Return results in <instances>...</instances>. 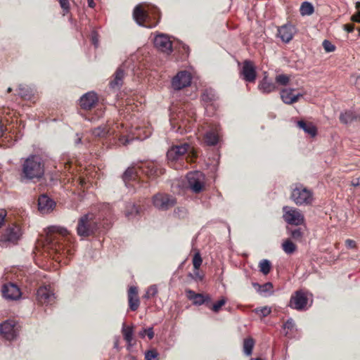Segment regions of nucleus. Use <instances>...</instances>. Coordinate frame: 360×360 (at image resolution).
I'll use <instances>...</instances> for the list:
<instances>
[{
  "instance_id": "21",
  "label": "nucleus",
  "mask_w": 360,
  "mask_h": 360,
  "mask_svg": "<svg viewBox=\"0 0 360 360\" xmlns=\"http://www.w3.org/2000/svg\"><path fill=\"white\" fill-rule=\"evenodd\" d=\"M97 102V94L93 91L86 93L79 99V105L84 110L91 109Z\"/></svg>"
},
{
  "instance_id": "56",
  "label": "nucleus",
  "mask_w": 360,
  "mask_h": 360,
  "mask_svg": "<svg viewBox=\"0 0 360 360\" xmlns=\"http://www.w3.org/2000/svg\"><path fill=\"white\" fill-rule=\"evenodd\" d=\"M345 245H346L347 248L352 249L356 247V242L351 239H347L345 240Z\"/></svg>"
},
{
  "instance_id": "38",
  "label": "nucleus",
  "mask_w": 360,
  "mask_h": 360,
  "mask_svg": "<svg viewBox=\"0 0 360 360\" xmlns=\"http://www.w3.org/2000/svg\"><path fill=\"white\" fill-rule=\"evenodd\" d=\"M139 213V210L134 203H128L126 207L125 216L128 219L132 218Z\"/></svg>"
},
{
  "instance_id": "46",
  "label": "nucleus",
  "mask_w": 360,
  "mask_h": 360,
  "mask_svg": "<svg viewBox=\"0 0 360 360\" xmlns=\"http://www.w3.org/2000/svg\"><path fill=\"white\" fill-rule=\"evenodd\" d=\"M226 302V300L225 298H221V300H219V301H217L216 303H214L212 307V311H214V312H218L219 311V309H221V307L222 306H224Z\"/></svg>"
},
{
  "instance_id": "64",
  "label": "nucleus",
  "mask_w": 360,
  "mask_h": 360,
  "mask_svg": "<svg viewBox=\"0 0 360 360\" xmlns=\"http://www.w3.org/2000/svg\"><path fill=\"white\" fill-rule=\"evenodd\" d=\"M356 8H357V9L360 8V1H357L356 3Z\"/></svg>"
},
{
  "instance_id": "49",
  "label": "nucleus",
  "mask_w": 360,
  "mask_h": 360,
  "mask_svg": "<svg viewBox=\"0 0 360 360\" xmlns=\"http://www.w3.org/2000/svg\"><path fill=\"white\" fill-rule=\"evenodd\" d=\"M322 44L326 52H333L335 49V46L328 40H324Z\"/></svg>"
},
{
  "instance_id": "31",
  "label": "nucleus",
  "mask_w": 360,
  "mask_h": 360,
  "mask_svg": "<svg viewBox=\"0 0 360 360\" xmlns=\"http://www.w3.org/2000/svg\"><path fill=\"white\" fill-rule=\"evenodd\" d=\"M110 134V129L107 126H100L92 130V134L96 137H105Z\"/></svg>"
},
{
  "instance_id": "37",
  "label": "nucleus",
  "mask_w": 360,
  "mask_h": 360,
  "mask_svg": "<svg viewBox=\"0 0 360 360\" xmlns=\"http://www.w3.org/2000/svg\"><path fill=\"white\" fill-rule=\"evenodd\" d=\"M283 251L288 254H292L296 250V245L290 240H285L282 244Z\"/></svg>"
},
{
  "instance_id": "12",
  "label": "nucleus",
  "mask_w": 360,
  "mask_h": 360,
  "mask_svg": "<svg viewBox=\"0 0 360 360\" xmlns=\"http://www.w3.org/2000/svg\"><path fill=\"white\" fill-rule=\"evenodd\" d=\"M308 299L302 290L296 291L290 297L289 307L298 311L307 309Z\"/></svg>"
},
{
  "instance_id": "34",
  "label": "nucleus",
  "mask_w": 360,
  "mask_h": 360,
  "mask_svg": "<svg viewBox=\"0 0 360 360\" xmlns=\"http://www.w3.org/2000/svg\"><path fill=\"white\" fill-rule=\"evenodd\" d=\"M259 268L264 275H267L271 269V264L268 259H262L259 263Z\"/></svg>"
},
{
  "instance_id": "17",
  "label": "nucleus",
  "mask_w": 360,
  "mask_h": 360,
  "mask_svg": "<svg viewBox=\"0 0 360 360\" xmlns=\"http://www.w3.org/2000/svg\"><path fill=\"white\" fill-rule=\"evenodd\" d=\"M16 323L13 320H7L0 325L1 335L8 340L15 338L17 335Z\"/></svg>"
},
{
  "instance_id": "6",
  "label": "nucleus",
  "mask_w": 360,
  "mask_h": 360,
  "mask_svg": "<svg viewBox=\"0 0 360 360\" xmlns=\"http://www.w3.org/2000/svg\"><path fill=\"white\" fill-rule=\"evenodd\" d=\"M283 212V219L289 224L299 226L304 222V215L296 208L284 206Z\"/></svg>"
},
{
  "instance_id": "2",
  "label": "nucleus",
  "mask_w": 360,
  "mask_h": 360,
  "mask_svg": "<svg viewBox=\"0 0 360 360\" xmlns=\"http://www.w3.org/2000/svg\"><path fill=\"white\" fill-rule=\"evenodd\" d=\"M44 174V164L37 155L27 157L22 165V177L26 179H39Z\"/></svg>"
},
{
  "instance_id": "10",
  "label": "nucleus",
  "mask_w": 360,
  "mask_h": 360,
  "mask_svg": "<svg viewBox=\"0 0 360 360\" xmlns=\"http://www.w3.org/2000/svg\"><path fill=\"white\" fill-rule=\"evenodd\" d=\"M154 206L162 210H167L176 204V200L169 195L158 193L153 198Z\"/></svg>"
},
{
  "instance_id": "45",
  "label": "nucleus",
  "mask_w": 360,
  "mask_h": 360,
  "mask_svg": "<svg viewBox=\"0 0 360 360\" xmlns=\"http://www.w3.org/2000/svg\"><path fill=\"white\" fill-rule=\"evenodd\" d=\"M60 8L63 10V15H65L68 13H69L70 9V4L69 0H58Z\"/></svg>"
},
{
  "instance_id": "63",
  "label": "nucleus",
  "mask_w": 360,
  "mask_h": 360,
  "mask_svg": "<svg viewBox=\"0 0 360 360\" xmlns=\"http://www.w3.org/2000/svg\"><path fill=\"white\" fill-rule=\"evenodd\" d=\"M87 2H88V6L90 7V8H94L96 4L94 1V0H87Z\"/></svg>"
},
{
  "instance_id": "61",
  "label": "nucleus",
  "mask_w": 360,
  "mask_h": 360,
  "mask_svg": "<svg viewBox=\"0 0 360 360\" xmlns=\"http://www.w3.org/2000/svg\"><path fill=\"white\" fill-rule=\"evenodd\" d=\"M194 276H195V279H199V280L202 279V276H200L199 274V270H198V271L194 270Z\"/></svg>"
},
{
  "instance_id": "36",
  "label": "nucleus",
  "mask_w": 360,
  "mask_h": 360,
  "mask_svg": "<svg viewBox=\"0 0 360 360\" xmlns=\"http://www.w3.org/2000/svg\"><path fill=\"white\" fill-rule=\"evenodd\" d=\"M174 120H175V118H174V115H172L171 118H170L171 125L174 128L175 127H174L175 124L179 125L177 129L176 130V132L183 134L189 130V129L186 127V124L184 120L181 121V124H179V122H175Z\"/></svg>"
},
{
  "instance_id": "16",
  "label": "nucleus",
  "mask_w": 360,
  "mask_h": 360,
  "mask_svg": "<svg viewBox=\"0 0 360 360\" xmlns=\"http://www.w3.org/2000/svg\"><path fill=\"white\" fill-rule=\"evenodd\" d=\"M240 74L245 82H254L256 79L257 72L253 63L250 60H245Z\"/></svg>"
},
{
  "instance_id": "25",
  "label": "nucleus",
  "mask_w": 360,
  "mask_h": 360,
  "mask_svg": "<svg viewBox=\"0 0 360 360\" xmlns=\"http://www.w3.org/2000/svg\"><path fill=\"white\" fill-rule=\"evenodd\" d=\"M124 76V69L123 65H122L117 68L112 80L110 82V87L113 89L120 88L122 85Z\"/></svg>"
},
{
  "instance_id": "48",
  "label": "nucleus",
  "mask_w": 360,
  "mask_h": 360,
  "mask_svg": "<svg viewBox=\"0 0 360 360\" xmlns=\"http://www.w3.org/2000/svg\"><path fill=\"white\" fill-rule=\"evenodd\" d=\"M256 312L263 317H266L270 314L271 309L270 307H264L256 309Z\"/></svg>"
},
{
  "instance_id": "54",
  "label": "nucleus",
  "mask_w": 360,
  "mask_h": 360,
  "mask_svg": "<svg viewBox=\"0 0 360 360\" xmlns=\"http://www.w3.org/2000/svg\"><path fill=\"white\" fill-rule=\"evenodd\" d=\"M91 41L95 47H97L98 46V34L96 32H93L91 33Z\"/></svg>"
},
{
  "instance_id": "5",
  "label": "nucleus",
  "mask_w": 360,
  "mask_h": 360,
  "mask_svg": "<svg viewBox=\"0 0 360 360\" xmlns=\"http://www.w3.org/2000/svg\"><path fill=\"white\" fill-rule=\"evenodd\" d=\"M158 13L159 11L155 7H152L150 8H148V10H145L142 9L140 5H138L135 7L134 10L133 17L135 21L139 25L151 27H153V25H148L146 22L148 18H150V15H153L154 18L156 19L157 16L158 15ZM157 23L158 22H156L153 25V26H155Z\"/></svg>"
},
{
  "instance_id": "41",
  "label": "nucleus",
  "mask_w": 360,
  "mask_h": 360,
  "mask_svg": "<svg viewBox=\"0 0 360 360\" xmlns=\"http://www.w3.org/2000/svg\"><path fill=\"white\" fill-rule=\"evenodd\" d=\"M290 80V77L285 74L278 75L275 78L276 82L282 86H286L288 84Z\"/></svg>"
},
{
  "instance_id": "55",
  "label": "nucleus",
  "mask_w": 360,
  "mask_h": 360,
  "mask_svg": "<svg viewBox=\"0 0 360 360\" xmlns=\"http://www.w3.org/2000/svg\"><path fill=\"white\" fill-rule=\"evenodd\" d=\"M198 293L195 292L193 290H190V289H188V290H186V297L189 300H191L193 301V297H195V295H197Z\"/></svg>"
},
{
  "instance_id": "29",
  "label": "nucleus",
  "mask_w": 360,
  "mask_h": 360,
  "mask_svg": "<svg viewBox=\"0 0 360 360\" xmlns=\"http://www.w3.org/2000/svg\"><path fill=\"white\" fill-rule=\"evenodd\" d=\"M357 119L360 120V116H356L354 112L351 110L342 112L340 115V120L342 123L344 124L351 123L353 120Z\"/></svg>"
},
{
  "instance_id": "43",
  "label": "nucleus",
  "mask_w": 360,
  "mask_h": 360,
  "mask_svg": "<svg viewBox=\"0 0 360 360\" xmlns=\"http://www.w3.org/2000/svg\"><path fill=\"white\" fill-rule=\"evenodd\" d=\"M139 335L144 338L146 336H148L149 340H152L154 337V331L153 328L152 327H150L148 328H143L139 333Z\"/></svg>"
},
{
  "instance_id": "50",
  "label": "nucleus",
  "mask_w": 360,
  "mask_h": 360,
  "mask_svg": "<svg viewBox=\"0 0 360 360\" xmlns=\"http://www.w3.org/2000/svg\"><path fill=\"white\" fill-rule=\"evenodd\" d=\"M158 353L155 349L148 350L145 354L146 360H154L157 358Z\"/></svg>"
},
{
  "instance_id": "52",
  "label": "nucleus",
  "mask_w": 360,
  "mask_h": 360,
  "mask_svg": "<svg viewBox=\"0 0 360 360\" xmlns=\"http://www.w3.org/2000/svg\"><path fill=\"white\" fill-rule=\"evenodd\" d=\"M295 327V323L292 319L287 320V321L283 325L284 330H292Z\"/></svg>"
},
{
  "instance_id": "32",
  "label": "nucleus",
  "mask_w": 360,
  "mask_h": 360,
  "mask_svg": "<svg viewBox=\"0 0 360 360\" xmlns=\"http://www.w3.org/2000/svg\"><path fill=\"white\" fill-rule=\"evenodd\" d=\"M255 345V341L252 338H245L243 341V352L247 356H250Z\"/></svg>"
},
{
  "instance_id": "39",
  "label": "nucleus",
  "mask_w": 360,
  "mask_h": 360,
  "mask_svg": "<svg viewBox=\"0 0 360 360\" xmlns=\"http://www.w3.org/2000/svg\"><path fill=\"white\" fill-rule=\"evenodd\" d=\"M300 13L302 15H311L314 13V7L309 2L304 1L300 6Z\"/></svg>"
},
{
  "instance_id": "62",
  "label": "nucleus",
  "mask_w": 360,
  "mask_h": 360,
  "mask_svg": "<svg viewBox=\"0 0 360 360\" xmlns=\"http://www.w3.org/2000/svg\"><path fill=\"white\" fill-rule=\"evenodd\" d=\"M4 131H5L4 127L0 122V137H1L4 135Z\"/></svg>"
},
{
  "instance_id": "58",
  "label": "nucleus",
  "mask_w": 360,
  "mask_h": 360,
  "mask_svg": "<svg viewBox=\"0 0 360 360\" xmlns=\"http://www.w3.org/2000/svg\"><path fill=\"white\" fill-rule=\"evenodd\" d=\"M132 140H133V139H129L128 138L125 137L124 136H122L119 139L120 142L124 146L129 144Z\"/></svg>"
},
{
  "instance_id": "23",
  "label": "nucleus",
  "mask_w": 360,
  "mask_h": 360,
  "mask_svg": "<svg viewBox=\"0 0 360 360\" xmlns=\"http://www.w3.org/2000/svg\"><path fill=\"white\" fill-rule=\"evenodd\" d=\"M259 90L263 94H270L277 89L276 84L268 78L267 72L264 73L263 79L258 85Z\"/></svg>"
},
{
  "instance_id": "14",
  "label": "nucleus",
  "mask_w": 360,
  "mask_h": 360,
  "mask_svg": "<svg viewBox=\"0 0 360 360\" xmlns=\"http://www.w3.org/2000/svg\"><path fill=\"white\" fill-rule=\"evenodd\" d=\"M191 75L187 71H181L173 77L172 86L175 90L182 89L191 84Z\"/></svg>"
},
{
  "instance_id": "11",
  "label": "nucleus",
  "mask_w": 360,
  "mask_h": 360,
  "mask_svg": "<svg viewBox=\"0 0 360 360\" xmlns=\"http://www.w3.org/2000/svg\"><path fill=\"white\" fill-rule=\"evenodd\" d=\"M153 44L155 47L162 53L169 55L172 52V43L169 36L165 34H157L153 39Z\"/></svg>"
},
{
  "instance_id": "26",
  "label": "nucleus",
  "mask_w": 360,
  "mask_h": 360,
  "mask_svg": "<svg viewBox=\"0 0 360 360\" xmlns=\"http://www.w3.org/2000/svg\"><path fill=\"white\" fill-rule=\"evenodd\" d=\"M297 125L311 137H314L317 134V129L311 122H305L304 121L300 120L297 122Z\"/></svg>"
},
{
  "instance_id": "13",
  "label": "nucleus",
  "mask_w": 360,
  "mask_h": 360,
  "mask_svg": "<svg viewBox=\"0 0 360 360\" xmlns=\"http://www.w3.org/2000/svg\"><path fill=\"white\" fill-rule=\"evenodd\" d=\"M21 228L16 224L8 226L1 236V241L4 243H16L22 236Z\"/></svg>"
},
{
  "instance_id": "47",
  "label": "nucleus",
  "mask_w": 360,
  "mask_h": 360,
  "mask_svg": "<svg viewBox=\"0 0 360 360\" xmlns=\"http://www.w3.org/2000/svg\"><path fill=\"white\" fill-rule=\"evenodd\" d=\"M214 96L215 95L212 90H206L202 95L204 101H211L214 99Z\"/></svg>"
},
{
  "instance_id": "8",
  "label": "nucleus",
  "mask_w": 360,
  "mask_h": 360,
  "mask_svg": "<svg viewBox=\"0 0 360 360\" xmlns=\"http://www.w3.org/2000/svg\"><path fill=\"white\" fill-rule=\"evenodd\" d=\"M188 152L192 153L194 157L196 156L193 148L188 143H184L179 146H172L167 151V157L169 161H176Z\"/></svg>"
},
{
  "instance_id": "9",
  "label": "nucleus",
  "mask_w": 360,
  "mask_h": 360,
  "mask_svg": "<svg viewBox=\"0 0 360 360\" xmlns=\"http://www.w3.org/2000/svg\"><path fill=\"white\" fill-rule=\"evenodd\" d=\"M56 300L55 293L50 285H44L37 291V300L41 305L52 304Z\"/></svg>"
},
{
  "instance_id": "35",
  "label": "nucleus",
  "mask_w": 360,
  "mask_h": 360,
  "mask_svg": "<svg viewBox=\"0 0 360 360\" xmlns=\"http://www.w3.org/2000/svg\"><path fill=\"white\" fill-rule=\"evenodd\" d=\"M139 171H137L136 169L131 167L128 168L124 173L122 178L123 180L126 182L127 181H129L131 179L135 178L139 175Z\"/></svg>"
},
{
  "instance_id": "57",
  "label": "nucleus",
  "mask_w": 360,
  "mask_h": 360,
  "mask_svg": "<svg viewBox=\"0 0 360 360\" xmlns=\"http://www.w3.org/2000/svg\"><path fill=\"white\" fill-rule=\"evenodd\" d=\"M351 20L360 23V11L352 15Z\"/></svg>"
},
{
  "instance_id": "4",
  "label": "nucleus",
  "mask_w": 360,
  "mask_h": 360,
  "mask_svg": "<svg viewBox=\"0 0 360 360\" xmlns=\"http://www.w3.org/2000/svg\"><path fill=\"white\" fill-rule=\"evenodd\" d=\"M291 199L298 206L310 205L313 202L314 195L311 190L298 185L292 189Z\"/></svg>"
},
{
  "instance_id": "33",
  "label": "nucleus",
  "mask_w": 360,
  "mask_h": 360,
  "mask_svg": "<svg viewBox=\"0 0 360 360\" xmlns=\"http://www.w3.org/2000/svg\"><path fill=\"white\" fill-rule=\"evenodd\" d=\"M210 300V297L208 295H204L201 293H198L197 295H195L194 297H193V304L194 305H202L208 301Z\"/></svg>"
},
{
  "instance_id": "20",
  "label": "nucleus",
  "mask_w": 360,
  "mask_h": 360,
  "mask_svg": "<svg viewBox=\"0 0 360 360\" xmlns=\"http://www.w3.org/2000/svg\"><path fill=\"white\" fill-rule=\"evenodd\" d=\"M56 202L46 195L39 196L38 210L41 214H48L53 210Z\"/></svg>"
},
{
  "instance_id": "22",
  "label": "nucleus",
  "mask_w": 360,
  "mask_h": 360,
  "mask_svg": "<svg viewBox=\"0 0 360 360\" xmlns=\"http://www.w3.org/2000/svg\"><path fill=\"white\" fill-rule=\"evenodd\" d=\"M139 170L150 178H153L162 173V169L158 168L157 163L153 162H148L143 164L139 167Z\"/></svg>"
},
{
  "instance_id": "3",
  "label": "nucleus",
  "mask_w": 360,
  "mask_h": 360,
  "mask_svg": "<svg viewBox=\"0 0 360 360\" xmlns=\"http://www.w3.org/2000/svg\"><path fill=\"white\" fill-rule=\"evenodd\" d=\"M98 218L94 213H88L82 216L77 223V233L85 238L93 235L98 229Z\"/></svg>"
},
{
  "instance_id": "7",
  "label": "nucleus",
  "mask_w": 360,
  "mask_h": 360,
  "mask_svg": "<svg viewBox=\"0 0 360 360\" xmlns=\"http://www.w3.org/2000/svg\"><path fill=\"white\" fill-rule=\"evenodd\" d=\"M188 187L193 192L198 193L202 191L205 186V177L202 172L194 171L186 176Z\"/></svg>"
},
{
  "instance_id": "40",
  "label": "nucleus",
  "mask_w": 360,
  "mask_h": 360,
  "mask_svg": "<svg viewBox=\"0 0 360 360\" xmlns=\"http://www.w3.org/2000/svg\"><path fill=\"white\" fill-rule=\"evenodd\" d=\"M133 328L132 327H125L124 325L122 328V334L124 340L130 344L133 340Z\"/></svg>"
},
{
  "instance_id": "30",
  "label": "nucleus",
  "mask_w": 360,
  "mask_h": 360,
  "mask_svg": "<svg viewBox=\"0 0 360 360\" xmlns=\"http://www.w3.org/2000/svg\"><path fill=\"white\" fill-rule=\"evenodd\" d=\"M254 287L257 288V291L260 294L272 293L273 285L270 282H267L263 285L253 283Z\"/></svg>"
},
{
  "instance_id": "19",
  "label": "nucleus",
  "mask_w": 360,
  "mask_h": 360,
  "mask_svg": "<svg viewBox=\"0 0 360 360\" xmlns=\"http://www.w3.org/2000/svg\"><path fill=\"white\" fill-rule=\"evenodd\" d=\"M296 32L295 27L291 24H285L278 29V36L285 43L290 42Z\"/></svg>"
},
{
  "instance_id": "44",
  "label": "nucleus",
  "mask_w": 360,
  "mask_h": 360,
  "mask_svg": "<svg viewBox=\"0 0 360 360\" xmlns=\"http://www.w3.org/2000/svg\"><path fill=\"white\" fill-rule=\"evenodd\" d=\"M158 292V287L156 285H150V287L148 288L144 295V297L146 299L153 297L157 295Z\"/></svg>"
},
{
  "instance_id": "60",
  "label": "nucleus",
  "mask_w": 360,
  "mask_h": 360,
  "mask_svg": "<svg viewBox=\"0 0 360 360\" xmlns=\"http://www.w3.org/2000/svg\"><path fill=\"white\" fill-rule=\"evenodd\" d=\"M351 185L354 187L360 186V176L359 178L353 179L351 181Z\"/></svg>"
},
{
  "instance_id": "1",
  "label": "nucleus",
  "mask_w": 360,
  "mask_h": 360,
  "mask_svg": "<svg viewBox=\"0 0 360 360\" xmlns=\"http://www.w3.org/2000/svg\"><path fill=\"white\" fill-rule=\"evenodd\" d=\"M75 239L66 228L51 226L47 228L44 248L55 254L53 259L61 262L60 257L73 254Z\"/></svg>"
},
{
  "instance_id": "53",
  "label": "nucleus",
  "mask_w": 360,
  "mask_h": 360,
  "mask_svg": "<svg viewBox=\"0 0 360 360\" xmlns=\"http://www.w3.org/2000/svg\"><path fill=\"white\" fill-rule=\"evenodd\" d=\"M6 211L4 209H0V228L4 225L5 217H6Z\"/></svg>"
},
{
  "instance_id": "15",
  "label": "nucleus",
  "mask_w": 360,
  "mask_h": 360,
  "mask_svg": "<svg viewBox=\"0 0 360 360\" xmlns=\"http://www.w3.org/2000/svg\"><path fill=\"white\" fill-rule=\"evenodd\" d=\"M3 297L8 300H18L21 297V291L13 283H7L1 288Z\"/></svg>"
},
{
  "instance_id": "24",
  "label": "nucleus",
  "mask_w": 360,
  "mask_h": 360,
  "mask_svg": "<svg viewBox=\"0 0 360 360\" xmlns=\"http://www.w3.org/2000/svg\"><path fill=\"white\" fill-rule=\"evenodd\" d=\"M128 300L129 308L131 311H136L140 304L138 297V289L135 286H131L128 290Z\"/></svg>"
},
{
  "instance_id": "28",
  "label": "nucleus",
  "mask_w": 360,
  "mask_h": 360,
  "mask_svg": "<svg viewBox=\"0 0 360 360\" xmlns=\"http://www.w3.org/2000/svg\"><path fill=\"white\" fill-rule=\"evenodd\" d=\"M18 94L25 100H30L34 94V89L32 87L20 84L18 87Z\"/></svg>"
},
{
  "instance_id": "51",
  "label": "nucleus",
  "mask_w": 360,
  "mask_h": 360,
  "mask_svg": "<svg viewBox=\"0 0 360 360\" xmlns=\"http://www.w3.org/2000/svg\"><path fill=\"white\" fill-rule=\"evenodd\" d=\"M290 235L292 238L295 240H301L303 236V233L302 232L300 229H296L295 230L291 231Z\"/></svg>"
},
{
  "instance_id": "18",
  "label": "nucleus",
  "mask_w": 360,
  "mask_h": 360,
  "mask_svg": "<svg viewBox=\"0 0 360 360\" xmlns=\"http://www.w3.org/2000/svg\"><path fill=\"white\" fill-rule=\"evenodd\" d=\"M295 89L292 88L283 89L280 92V96L282 101L288 105L292 104L298 101L300 98L304 96V94L297 93L294 94Z\"/></svg>"
},
{
  "instance_id": "27",
  "label": "nucleus",
  "mask_w": 360,
  "mask_h": 360,
  "mask_svg": "<svg viewBox=\"0 0 360 360\" xmlns=\"http://www.w3.org/2000/svg\"><path fill=\"white\" fill-rule=\"evenodd\" d=\"M204 140L207 145L214 146L219 140V134L217 129L208 131L204 136Z\"/></svg>"
},
{
  "instance_id": "42",
  "label": "nucleus",
  "mask_w": 360,
  "mask_h": 360,
  "mask_svg": "<svg viewBox=\"0 0 360 360\" xmlns=\"http://www.w3.org/2000/svg\"><path fill=\"white\" fill-rule=\"evenodd\" d=\"M192 262H193L194 270H195V271L199 270V269L202 263V259L201 255L199 252H197L194 254Z\"/></svg>"
},
{
  "instance_id": "59",
  "label": "nucleus",
  "mask_w": 360,
  "mask_h": 360,
  "mask_svg": "<svg viewBox=\"0 0 360 360\" xmlns=\"http://www.w3.org/2000/svg\"><path fill=\"white\" fill-rule=\"evenodd\" d=\"M344 29L347 32L350 33V32H352L354 31V26L352 24H346V25H344Z\"/></svg>"
}]
</instances>
